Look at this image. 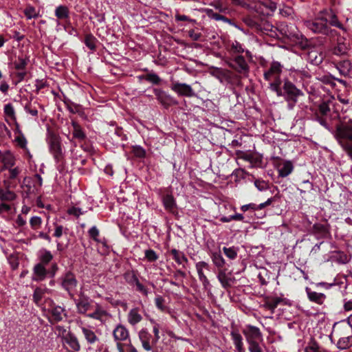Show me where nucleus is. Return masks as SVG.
I'll return each mask as SVG.
<instances>
[{"instance_id": "nucleus-1", "label": "nucleus", "mask_w": 352, "mask_h": 352, "mask_svg": "<svg viewBox=\"0 0 352 352\" xmlns=\"http://www.w3.org/2000/svg\"><path fill=\"white\" fill-rule=\"evenodd\" d=\"M328 24L338 28H342V25L338 21L336 16L332 11H323L320 14L311 20L304 21L305 26L314 33L329 34L332 36L336 35L334 30H329Z\"/></svg>"}, {"instance_id": "nucleus-2", "label": "nucleus", "mask_w": 352, "mask_h": 352, "mask_svg": "<svg viewBox=\"0 0 352 352\" xmlns=\"http://www.w3.org/2000/svg\"><path fill=\"white\" fill-rule=\"evenodd\" d=\"M334 137L352 160V118L344 117L336 126Z\"/></svg>"}, {"instance_id": "nucleus-3", "label": "nucleus", "mask_w": 352, "mask_h": 352, "mask_svg": "<svg viewBox=\"0 0 352 352\" xmlns=\"http://www.w3.org/2000/svg\"><path fill=\"white\" fill-rule=\"evenodd\" d=\"M272 91L277 96H282L287 104V109L293 110L298 101V98L302 96L303 92L298 89L289 79L285 80L283 87H278L277 85H272Z\"/></svg>"}, {"instance_id": "nucleus-4", "label": "nucleus", "mask_w": 352, "mask_h": 352, "mask_svg": "<svg viewBox=\"0 0 352 352\" xmlns=\"http://www.w3.org/2000/svg\"><path fill=\"white\" fill-rule=\"evenodd\" d=\"M49 148L51 154L56 163L57 168L60 170L63 168L65 164V154L61 147L60 139L54 135L50 137Z\"/></svg>"}, {"instance_id": "nucleus-5", "label": "nucleus", "mask_w": 352, "mask_h": 352, "mask_svg": "<svg viewBox=\"0 0 352 352\" xmlns=\"http://www.w3.org/2000/svg\"><path fill=\"white\" fill-rule=\"evenodd\" d=\"M282 65L276 61L272 63L270 68L264 72V78L269 82V88L272 91V85H277L279 87L281 85L280 74Z\"/></svg>"}, {"instance_id": "nucleus-6", "label": "nucleus", "mask_w": 352, "mask_h": 352, "mask_svg": "<svg viewBox=\"0 0 352 352\" xmlns=\"http://www.w3.org/2000/svg\"><path fill=\"white\" fill-rule=\"evenodd\" d=\"M248 6L263 15H271L277 8L276 3L271 0L258 1L254 6Z\"/></svg>"}, {"instance_id": "nucleus-7", "label": "nucleus", "mask_w": 352, "mask_h": 352, "mask_svg": "<svg viewBox=\"0 0 352 352\" xmlns=\"http://www.w3.org/2000/svg\"><path fill=\"white\" fill-rule=\"evenodd\" d=\"M60 281L62 287L73 298V292L76 289L78 284L75 275L71 272H67L60 278Z\"/></svg>"}, {"instance_id": "nucleus-8", "label": "nucleus", "mask_w": 352, "mask_h": 352, "mask_svg": "<svg viewBox=\"0 0 352 352\" xmlns=\"http://www.w3.org/2000/svg\"><path fill=\"white\" fill-rule=\"evenodd\" d=\"M138 336L143 349L147 351H151L157 342L148 329L145 328L139 331Z\"/></svg>"}, {"instance_id": "nucleus-9", "label": "nucleus", "mask_w": 352, "mask_h": 352, "mask_svg": "<svg viewBox=\"0 0 352 352\" xmlns=\"http://www.w3.org/2000/svg\"><path fill=\"white\" fill-rule=\"evenodd\" d=\"M289 77L295 82L302 83L305 86V84L308 83L311 76L309 70L304 68L302 69H290Z\"/></svg>"}, {"instance_id": "nucleus-10", "label": "nucleus", "mask_w": 352, "mask_h": 352, "mask_svg": "<svg viewBox=\"0 0 352 352\" xmlns=\"http://www.w3.org/2000/svg\"><path fill=\"white\" fill-rule=\"evenodd\" d=\"M170 89L179 96H186L190 98L196 96L191 86L186 83L173 82L170 85Z\"/></svg>"}, {"instance_id": "nucleus-11", "label": "nucleus", "mask_w": 352, "mask_h": 352, "mask_svg": "<svg viewBox=\"0 0 352 352\" xmlns=\"http://www.w3.org/2000/svg\"><path fill=\"white\" fill-rule=\"evenodd\" d=\"M113 336L116 345L131 341L128 329L122 324H118L113 331Z\"/></svg>"}, {"instance_id": "nucleus-12", "label": "nucleus", "mask_w": 352, "mask_h": 352, "mask_svg": "<svg viewBox=\"0 0 352 352\" xmlns=\"http://www.w3.org/2000/svg\"><path fill=\"white\" fill-rule=\"evenodd\" d=\"M248 343L258 342L262 340V334L260 329L252 325H246L243 330Z\"/></svg>"}, {"instance_id": "nucleus-13", "label": "nucleus", "mask_w": 352, "mask_h": 352, "mask_svg": "<svg viewBox=\"0 0 352 352\" xmlns=\"http://www.w3.org/2000/svg\"><path fill=\"white\" fill-rule=\"evenodd\" d=\"M154 94L157 100L166 108L177 104V101L170 95L160 89H154Z\"/></svg>"}, {"instance_id": "nucleus-14", "label": "nucleus", "mask_w": 352, "mask_h": 352, "mask_svg": "<svg viewBox=\"0 0 352 352\" xmlns=\"http://www.w3.org/2000/svg\"><path fill=\"white\" fill-rule=\"evenodd\" d=\"M196 270L198 274L199 279L202 283V285L205 289H207L210 285V282L204 274V270L209 271V265L204 261H199L196 263Z\"/></svg>"}, {"instance_id": "nucleus-15", "label": "nucleus", "mask_w": 352, "mask_h": 352, "mask_svg": "<svg viewBox=\"0 0 352 352\" xmlns=\"http://www.w3.org/2000/svg\"><path fill=\"white\" fill-rule=\"evenodd\" d=\"M75 303L79 314H85L91 309V300L82 294H80L79 298L75 300Z\"/></svg>"}, {"instance_id": "nucleus-16", "label": "nucleus", "mask_w": 352, "mask_h": 352, "mask_svg": "<svg viewBox=\"0 0 352 352\" xmlns=\"http://www.w3.org/2000/svg\"><path fill=\"white\" fill-rule=\"evenodd\" d=\"M87 316L104 323L109 318L110 314L101 305L96 304L94 311L87 314Z\"/></svg>"}, {"instance_id": "nucleus-17", "label": "nucleus", "mask_w": 352, "mask_h": 352, "mask_svg": "<svg viewBox=\"0 0 352 352\" xmlns=\"http://www.w3.org/2000/svg\"><path fill=\"white\" fill-rule=\"evenodd\" d=\"M142 311L138 307L129 310L127 314V321L131 326H135L142 320Z\"/></svg>"}, {"instance_id": "nucleus-18", "label": "nucleus", "mask_w": 352, "mask_h": 352, "mask_svg": "<svg viewBox=\"0 0 352 352\" xmlns=\"http://www.w3.org/2000/svg\"><path fill=\"white\" fill-rule=\"evenodd\" d=\"M348 50V43L344 37L339 36L337 38L336 45L332 49V53L337 56H342L346 54Z\"/></svg>"}, {"instance_id": "nucleus-19", "label": "nucleus", "mask_w": 352, "mask_h": 352, "mask_svg": "<svg viewBox=\"0 0 352 352\" xmlns=\"http://www.w3.org/2000/svg\"><path fill=\"white\" fill-rule=\"evenodd\" d=\"M305 292L307 295L308 299L311 302H313L318 305H321L324 302V301L326 300V296L324 294L312 291L308 287H307L305 288Z\"/></svg>"}, {"instance_id": "nucleus-20", "label": "nucleus", "mask_w": 352, "mask_h": 352, "mask_svg": "<svg viewBox=\"0 0 352 352\" xmlns=\"http://www.w3.org/2000/svg\"><path fill=\"white\" fill-rule=\"evenodd\" d=\"M217 278L224 288L231 286L234 282V278L230 272H226L225 270H221L218 272Z\"/></svg>"}, {"instance_id": "nucleus-21", "label": "nucleus", "mask_w": 352, "mask_h": 352, "mask_svg": "<svg viewBox=\"0 0 352 352\" xmlns=\"http://www.w3.org/2000/svg\"><path fill=\"white\" fill-rule=\"evenodd\" d=\"M64 344H67L74 352H77L80 349V345L77 337L72 332L67 334L62 340Z\"/></svg>"}, {"instance_id": "nucleus-22", "label": "nucleus", "mask_w": 352, "mask_h": 352, "mask_svg": "<svg viewBox=\"0 0 352 352\" xmlns=\"http://www.w3.org/2000/svg\"><path fill=\"white\" fill-rule=\"evenodd\" d=\"M80 329L89 344L94 345L99 341V338L91 328L82 326Z\"/></svg>"}, {"instance_id": "nucleus-23", "label": "nucleus", "mask_w": 352, "mask_h": 352, "mask_svg": "<svg viewBox=\"0 0 352 352\" xmlns=\"http://www.w3.org/2000/svg\"><path fill=\"white\" fill-rule=\"evenodd\" d=\"M47 274V271L45 265L38 263L34 267L32 279L35 281L43 280Z\"/></svg>"}, {"instance_id": "nucleus-24", "label": "nucleus", "mask_w": 352, "mask_h": 352, "mask_svg": "<svg viewBox=\"0 0 352 352\" xmlns=\"http://www.w3.org/2000/svg\"><path fill=\"white\" fill-rule=\"evenodd\" d=\"M163 206L166 210L173 212L176 208L177 204L175 198L170 194H166L162 197Z\"/></svg>"}, {"instance_id": "nucleus-25", "label": "nucleus", "mask_w": 352, "mask_h": 352, "mask_svg": "<svg viewBox=\"0 0 352 352\" xmlns=\"http://www.w3.org/2000/svg\"><path fill=\"white\" fill-rule=\"evenodd\" d=\"M235 69L243 74H245L248 72L249 67L248 65L242 56H237L234 58Z\"/></svg>"}, {"instance_id": "nucleus-26", "label": "nucleus", "mask_w": 352, "mask_h": 352, "mask_svg": "<svg viewBox=\"0 0 352 352\" xmlns=\"http://www.w3.org/2000/svg\"><path fill=\"white\" fill-rule=\"evenodd\" d=\"M294 166L290 161H284L280 164L278 168V175L281 177H285L292 173Z\"/></svg>"}, {"instance_id": "nucleus-27", "label": "nucleus", "mask_w": 352, "mask_h": 352, "mask_svg": "<svg viewBox=\"0 0 352 352\" xmlns=\"http://www.w3.org/2000/svg\"><path fill=\"white\" fill-rule=\"evenodd\" d=\"M1 161L3 164L5 168L12 167L15 164L14 155L8 150L3 152Z\"/></svg>"}, {"instance_id": "nucleus-28", "label": "nucleus", "mask_w": 352, "mask_h": 352, "mask_svg": "<svg viewBox=\"0 0 352 352\" xmlns=\"http://www.w3.org/2000/svg\"><path fill=\"white\" fill-rule=\"evenodd\" d=\"M210 74L218 79L221 83H223L228 79L227 72L219 67H213L210 71Z\"/></svg>"}, {"instance_id": "nucleus-29", "label": "nucleus", "mask_w": 352, "mask_h": 352, "mask_svg": "<svg viewBox=\"0 0 352 352\" xmlns=\"http://www.w3.org/2000/svg\"><path fill=\"white\" fill-rule=\"evenodd\" d=\"M170 252L175 261L179 265H182L183 267H185L184 264L188 262V258L184 254L176 249H173Z\"/></svg>"}, {"instance_id": "nucleus-30", "label": "nucleus", "mask_w": 352, "mask_h": 352, "mask_svg": "<svg viewBox=\"0 0 352 352\" xmlns=\"http://www.w3.org/2000/svg\"><path fill=\"white\" fill-rule=\"evenodd\" d=\"M231 336L237 351L245 352L243 346V344L242 336L237 332H232Z\"/></svg>"}, {"instance_id": "nucleus-31", "label": "nucleus", "mask_w": 352, "mask_h": 352, "mask_svg": "<svg viewBox=\"0 0 352 352\" xmlns=\"http://www.w3.org/2000/svg\"><path fill=\"white\" fill-rule=\"evenodd\" d=\"M16 195L10 190L0 189V200L2 201H11L14 200Z\"/></svg>"}, {"instance_id": "nucleus-32", "label": "nucleus", "mask_w": 352, "mask_h": 352, "mask_svg": "<svg viewBox=\"0 0 352 352\" xmlns=\"http://www.w3.org/2000/svg\"><path fill=\"white\" fill-rule=\"evenodd\" d=\"M73 137L79 140H83L85 138V134L82 130L80 126L76 122H72Z\"/></svg>"}, {"instance_id": "nucleus-33", "label": "nucleus", "mask_w": 352, "mask_h": 352, "mask_svg": "<svg viewBox=\"0 0 352 352\" xmlns=\"http://www.w3.org/2000/svg\"><path fill=\"white\" fill-rule=\"evenodd\" d=\"M352 346V336L343 337L338 340L337 346L340 349H346Z\"/></svg>"}, {"instance_id": "nucleus-34", "label": "nucleus", "mask_w": 352, "mask_h": 352, "mask_svg": "<svg viewBox=\"0 0 352 352\" xmlns=\"http://www.w3.org/2000/svg\"><path fill=\"white\" fill-rule=\"evenodd\" d=\"M64 311V309L60 306L54 307L52 310V316L53 320H54L56 322L62 320L63 316H65Z\"/></svg>"}, {"instance_id": "nucleus-35", "label": "nucleus", "mask_w": 352, "mask_h": 352, "mask_svg": "<svg viewBox=\"0 0 352 352\" xmlns=\"http://www.w3.org/2000/svg\"><path fill=\"white\" fill-rule=\"evenodd\" d=\"M53 258L52 253L47 250H42L40 251V261L39 264L43 265H47Z\"/></svg>"}, {"instance_id": "nucleus-36", "label": "nucleus", "mask_w": 352, "mask_h": 352, "mask_svg": "<svg viewBox=\"0 0 352 352\" xmlns=\"http://www.w3.org/2000/svg\"><path fill=\"white\" fill-rule=\"evenodd\" d=\"M351 63L348 60H343L338 64V69L343 75L348 74L351 69Z\"/></svg>"}, {"instance_id": "nucleus-37", "label": "nucleus", "mask_w": 352, "mask_h": 352, "mask_svg": "<svg viewBox=\"0 0 352 352\" xmlns=\"http://www.w3.org/2000/svg\"><path fill=\"white\" fill-rule=\"evenodd\" d=\"M117 349L119 352H138L131 341L117 344Z\"/></svg>"}, {"instance_id": "nucleus-38", "label": "nucleus", "mask_w": 352, "mask_h": 352, "mask_svg": "<svg viewBox=\"0 0 352 352\" xmlns=\"http://www.w3.org/2000/svg\"><path fill=\"white\" fill-rule=\"evenodd\" d=\"M55 15L59 19H65L69 17V10L67 7L60 6L55 10Z\"/></svg>"}, {"instance_id": "nucleus-39", "label": "nucleus", "mask_w": 352, "mask_h": 352, "mask_svg": "<svg viewBox=\"0 0 352 352\" xmlns=\"http://www.w3.org/2000/svg\"><path fill=\"white\" fill-rule=\"evenodd\" d=\"M3 112L6 118L13 121L16 120L15 111L12 104H6L4 106Z\"/></svg>"}, {"instance_id": "nucleus-40", "label": "nucleus", "mask_w": 352, "mask_h": 352, "mask_svg": "<svg viewBox=\"0 0 352 352\" xmlns=\"http://www.w3.org/2000/svg\"><path fill=\"white\" fill-rule=\"evenodd\" d=\"M281 302V299L280 298L276 297L269 299L265 304V306L268 309L271 310L274 312V309L277 307V306Z\"/></svg>"}, {"instance_id": "nucleus-41", "label": "nucleus", "mask_w": 352, "mask_h": 352, "mask_svg": "<svg viewBox=\"0 0 352 352\" xmlns=\"http://www.w3.org/2000/svg\"><path fill=\"white\" fill-rule=\"evenodd\" d=\"M212 260L213 263L217 267H222L225 265V260L220 253L214 252L212 255Z\"/></svg>"}, {"instance_id": "nucleus-42", "label": "nucleus", "mask_w": 352, "mask_h": 352, "mask_svg": "<svg viewBox=\"0 0 352 352\" xmlns=\"http://www.w3.org/2000/svg\"><path fill=\"white\" fill-rule=\"evenodd\" d=\"M28 58L19 57L14 63V67L17 70H24L28 65Z\"/></svg>"}, {"instance_id": "nucleus-43", "label": "nucleus", "mask_w": 352, "mask_h": 352, "mask_svg": "<svg viewBox=\"0 0 352 352\" xmlns=\"http://www.w3.org/2000/svg\"><path fill=\"white\" fill-rule=\"evenodd\" d=\"M125 280L131 285H134L138 278L133 271H128L124 274Z\"/></svg>"}, {"instance_id": "nucleus-44", "label": "nucleus", "mask_w": 352, "mask_h": 352, "mask_svg": "<svg viewBox=\"0 0 352 352\" xmlns=\"http://www.w3.org/2000/svg\"><path fill=\"white\" fill-rule=\"evenodd\" d=\"M89 236L96 241L97 243H101L104 244V242L99 239L100 232L96 226H92L88 231Z\"/></svg>"}, {"instance_id": "nucleus-45", "label": "nucleus", "mask_w": 352, "mask_h": 352, "mask_svg": "<svg viewBox=\"0 0 352 352\" xmlns=\"http://www.w3.org/2000/svg\"><path fill=\"white\" fill-rule=\"evenodd\" d=\"M96 38L92 34H87L85 38V45L91 50L96 48Z\"/></svg>"}, {"instance_id": "nucleus-46", "label": "nucleus", "mask_w": 352, "mask_h": 352, "mask_svg": "<svg viewBox=\"0 0 352 352\" xmlns=\"http://www.w3.org/2000/svg\"><path fill=\"white\" fill-rule=\"evenodd\" d=\"M223 251L225 255L229 258L230 259H234L237 256V250L234 247L226 248H223Z\"/></svg>"}, {"instance_id": "nucleus-47", "label": "nucleus", "mask_w": 352, "mask_h": 352, "mask_svg": "<svg viewBox=\"0 0 352 352\" xmlns=\"http://www.w3.org/2000/svg\"><path fill=\"white\" fill-rule=\"evenodd\" d=\"M149 321L151 323V324L153 325V332L154 334L153 336L154 337V339H155L158 342V340L160 338V324L159 323H157L155 320L151 319V318L149 320Z\"/></svg>"}, {"instance_id": "nucleus-48", "label": "nucleus", "mask_w": 352, "mask_h": 352, "mask_svg": "<svg viewBox=\"0 0 352 352\" xmlns=\"http://www.w3.org/2000/svg\"><path fill=\"white\" fill-rule=\"evenodd\" d=\"M55 331L57 333L58 336L61 338L63 340L67 334H69L71 332L69 331L67 328L61 325H57L55 327Z\"/></svg>"}, {"instance_id": "nucleus-49", "label": "nucleus", "mask_w": 352, "mask_h": 352, "mask_svg": "<svg viewBox=\"0 0 352 352\" xmlns=\"http://www.w3.org/2000/svg\"><path fill=\"white\" fill-rule=\"evenodd\" d=\"M142 78L155 85H158L161 80L160 78L154 73H149Z\"/></svg>"}, {"instance_id": "nucleus-50", "label": "nucleus", "mask_w": 352, "mask_h": 352, "mask_svg": "<svg viewBox=\"0 0 352 352\" xmlns=\"http://www.w3.org/2000/svg\"><path fill=\"white\" fill-rule=\"evenodd\" d=\"M44 293H45V289H41L40 287H37L35 289V290L34 292V294H33V299H34V301L35 302V303H36V304L40 303Z\"/></svg>"}, {"instance_id": "nucleus-51", "label": "nucleus", "mask_w": 352, "mask_h": 352, "mask_svg": "<svg viewBox=\"0 0 352 352\" xmlns=\"http://www.w3.org/2000/svg\"><path fill=\"white\" fill-rule=\"evenodd\" d=\"M42 223V219L40 217L34 216L30 220V224L33 230H37Z\"/></svg>"}, {"instance_id": "nucleus-52", "label": "nucleus", "mask_w": 352, "mask_h": 352, "mask_svg": "<svg viewBox=\"0 0 352 352\" xmlns=\"http://www.w3.org/2000/svg\"><path fill=\"white\" fill-rule=\"evenodd\" d=\"M6 169L8 170L9 172V178L11 179H14L18 177V175L21 173V170L19 167H9Z\"/></svg>"}, {"instance_id": "nucleus-53", "label": "nucleus", "mask_w": 352, "mask_h": 352, "mask_svg": "<svg viewBox=\"0 0 352 352\" xmlns=\"http://www.w3.org/2000/svg\"><path fill=\"white\" fill-rule=\"evenodd\" d=\"M305 352H327V351L324 349H321L316 342H313L311 344H309L305 347Z\"/></svg>"}, {"instance_id": "nucleus-54", "label": "nucleus", "mask_w": 352, "mask_h": 352, "mask_svg": "<svg viewBox=\"0 0 352 352\" xmlns=\"http://www.w3.org/2000/svg\"><path fill=\"white\" fill-rule=\"evenodd\" d=\"M24 14L28 19L36 18L37 16V12L35 8L32 6L27 7L24 10Z\"/></svg>"}, {"instance_id": "nucleus-55", "label": "nucleus", "mask_w": 352, "mask_h": 352, "mask_svg": "<svg viewBox=\"0 0 352 352\" xmlns=\"http://www.w3.org/2000/svg\"><path fill=\"white\" fill-rule=\"evenodd\" d=\"M67 212L70 215H74L76 217H78L80 215L83 214L85 212L82 210L80 208L73 206L68 209Z\"/></svg>"}, {"instance_id": "nucleus-56", "label": "nucleus", "mask_w": 352, "mask_h": 352, "mask_svg": "<svg viewBox=\"0 0 352 352\" xmlns=\"http://www.w3.org/2000/svg\"><path fill=\"white\" fill-rule=\"evenodd\" d=\"M145 257L150 262L155 261L158 258L156 252L153 250H146L145 251Z\"/></svg>"}, {"instance_id": "nucleus-57", "label": "nucleus", "mask_w": 352, "mask_h": 352, "mask_svg": "<svg viewBox=\"0 0 352 352\" xmlns=\"http://www.w3.org/2000/svg\"><path fill=\"white\" fill-rule=\"evenodd\" d=\"M330 111V108L329 105L325 103L322 102L320 104L318 107V114L322 116H325L327 115V113Z\"/></svg>"}, {"instance_id": "nucleus-58", "label": "nucleus", "mask_w": 352, "mask_h": 352, "mask_svg": "<svg viewBox=\"0 0 352 352\" xmlns=\"http://www.w3.org/2000/svg\"><path fill=\"white\" fill-rule=\"evenodd\" d=\"M254 185L256 188L260 191L265 190L268 188V184L263 180L256 179L254 182Z\"/></svg>"}, {"instance_id": "nucleus-59", "label": "nucleus", "mask_w": 352, "mask_h": 352, "mask_svg": "<svg viewBox=\"0 0 352 352\" xmlns=\"http://www.w3.org/2000/svg\"><path fill=\"white\" fill-rule=\"evenodd\" d=\"M133 153L138 157H144L146 154L145 150L140 146H133Z\"/></svg>"}, {"instance_id": "nucleus-60", "label": "nucleus", "mask_w": 352, "mask_h": 352, "mask_svg": "<svg viewBox=\"0 0 352 352\" xmlns=\"http://www.w3.org/2000/svg\"><path fill=\"white\" fill-rule=\"evenodd\" d=\"M155 303L156 307L160 309L161 311H164L166 309V307L164 305V299L161 296H157L155 298Z\"/></svg>"}, {"instance_id": "nucleus-61", "label": "nucleus", "mask_w": 352, "mask_h": 352, "mask_svg": "<svg viewBox=\"0 0 352 352\" xmlns=\"http://www.w3.org/2000/svg\"><path fill=\"white\" fill-rule=\"evenodd\" d=\"M314 120L319 122L324 128L328 129V124L324 116L319 115L318 113H316L314 115Z\"/></svg>"}, {"instance_id": "nucleus-62", "label": "nucleus", "mask_w": 352, "mask_h": 352, "mask_svg": "<svg viewBox=\"0 0 352 352\" xmlns=\"http://www.w3.org/2000/svg\"><path fill=\"white\" fill-rule=\"evenodd\" d=\"M248 344L250 352H263L258 342H249Z\"/></svg>"}, {"instance_id": "nucleus-63", "label": "nucleus", "mask_w": 352, "mask_h": 352, "mask_svg": "<svg viewBox=\"0 0 352 352\" xmlns=\"http://www.w3.org/2000/svg\"><path fill=\"white\" fill-rule=\"evenodd\" d=\"M231 50L235 53H241L243 52L242 45L237 41H234L232 43Z\"/></svg>"}, {"instance_id": "nucleus-64", "label": "nucleus", "mask_w": 352, "mask_h": 352, "mask_svg": "<svg viewBox=\"0 0 352 352\" xmlns=\"http://www.w3.org/2000/svg\"><path fill=\"white\" fill-rule=\"evenodd\" d=\"M25 111H26V113H30V115H32L33 116H36L38 115L37 109L35 108H32V104L30 103L27 104L25 106Z\"/></svg>"}]
</instances>
